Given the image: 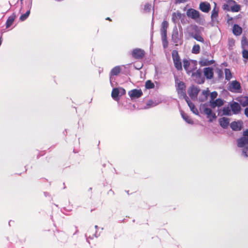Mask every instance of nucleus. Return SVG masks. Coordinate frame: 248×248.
<instances>
[{
	"mask_svg": "<svg viewBox=\"0 0 248 248\" xmlns=\"http://www.w3.org/2000/svg\"><path fill=\"white\" fill-rule=\"evenodd\" d=\"M120 92L118 88H114L113 89L111 92V96L112 97L117 100L118 99V97L119 94Z\"/></svg>",
	"mask_w": 248,
	"mask_h": 248,
	"instance_id": "6ab92c4d",
	"label": "nucleus"
},
{
	"mask_svg": "<svg viewBox=\"0 0 248 248\" xmlns=\"http://www.w3.org/2000/svg\"><path fill=\"white\" fill-rule=\"evenodd\" d=\"M151 7H152L151 4H149V3H146L144 5V10L145 11H149L151 9Z\"/></svg>",
	"mask_w": 248,
	"mask_h": 248,
	"instance_id": "ea45409f",
	"label": "nucleus"
},
{
	"mask_svg": "<svg viewBox=\"0 0 248 248\" xmlns=\"http://www.w3.org/2000/svg\"><path fill=\"white\" fill-rule=\"evenodd\" d=\"M30 14V10H28L26 12V13L22 15L20 17V20L21 21H24L26 20L27 17L29 16Z\"/></svg>",
	"mask_w": 248,
	"mask_h": 248,
	"instance_id": "7c9ffc66",
	"label": "nucleus"
},
{
	"mask_svg": "<svg viewBox=\"0 0 248 248\" xmlns=\"http://www.w3.org/2000/svg\"><path fill=\"white\" fill-rule=\"evenodd\" d=\"M210 106L212 108H215L216 107H221L224 104L223 101L220 98H218L214 101H210Z\"/></svg>",
	"mask_w": 248,
	"mask_h": 248,
	"instance_id": "4468645a",
	"label": "nucleus"
},
{
	"mask_svg": "<svg viewBox=\"0 0 248 248\" xmlns=\"http://www.w3.org/2000/svg\"><path fill=\"white\" fill-rule=\"evenodd\" d=\"M192 36L193 38H194L195 40L199 42H200L202 43L204 42V40L203 38L201 36V35L199 33H197L194 34H192Z\"/></svg>",
	"mask_w": 248,
	"mask_h": 248,
	"instance_id": "aec40b11",
	"label": "nucleus"
},
{
	"mask_svg": "<svg viewBox=\"0 0 248 248\" xmlns=\"http://www.w3.org/2000/svg\"><path fill=\"white\" fill-rule=\"evenodd\" d=\"M199 9L203 12L208 13L211 9V6L208 2H202L200 4Z\"/></svg>",
	"mask_w": 248,
	"mask_h": 248,
	"instance_id": "9b49d317",
	"label": "nucleus"
},
{
	"mask_svg": "<svg viewBox=\"0 0 248 248\" xmlns=\"http://www.w3.org/2000/svg\"><path fill=\"white\" fill-rule=\"evenodd\" d=\"M168 27V22L166 20L163 21L161 24V31L167 30Z\"/></svg>",
	"mask_w": 248,
	"mask_h": 248,
	"instance_id": "2f4dec72",
	"label": "nucleus"
},
{
	"mask_svg": "<svg viewBox=\"0 0 248 248\" xmlns=\"http://www.w3.org/2000/svg\"><path fill=\"white\" fill-rule=\"evenodd\" d=\"M181 115L183 118L185 120L186 122L189 124H193V121L190 119V118L184 112H181Z\"/></svg>",
	"mask_w": 248,
	"mask_h": 248,
	"instance_id": "412c9836",
	"label": "nucleus"
},
{
	"mask_svg": "<svg viewBox=\"0 0 248 248\" xmlns=\"http://www.w3.org/2000/svg\"><path fill=\"white\" fill-rule=\"evenodd\" d=\"M248 150V148H247Z\"/></svg>",
	"mask_w": 248,
	"mask_h": 248,
	"instance_id": "3c124183",
	"label": "nucleus"
},
{
	"mask_svg": "<svg viewBox=\"0 0 248 248\" xmlns=\"http://www.w3.org/2000/svg\"><path fill=\"white\" fill-rule=\"evenodd\" d=\"M183 66L185 70L186 71L187 74H190L194 70L196 69V64L191 63L190 61L187 59H184L183 61Z\"/></svg>",
	"mask_w": 248,
	"mask_h": 248,
	"instance_id": "7ed1b4c3",
	"label": "nucleus"
},
{
	"mask_svg": "<svg viewBox=\"0 0 248 248\" xmlns=\"http://www.w3.org/2000/svg\"><path fill=\"white\" fill-rule=\"evenodd\" d=\"M219 122L220 126L222 127L226 128L228 126L229 124L230 119L226 117H223L219 119Z\"/></svg>",
	"mask_w": 248,
	"mask_h": 248,
	"instance_id": "2eb2a0df",
	"label": "nucleus"
},
{
	"mask_svg": "<svg viewBox=\"0 0 248 248\" xmlns=\"http://www.w3.org/2000/svg\"><path fill=\"white\" fill-rule=\"evenodd\" d=\"M186 16L195 20H197L200 18V12L193 8L188 9L186 11Z\"/></svg>",
	"mask_w": 248,
	"mask_h": 248,
	"instance_id": "20e7f679",
	"label": "nucleus"
},
{
	"mask_svg": "<svg viewBox=\"0 0 248 248\" xmlns=\"http://www.w3.org/2000/svg\"><path fill=\"white\" fill-rule=\"evenodd\" d=\"M232 32L235 35H240L242 33V29L239 25L234 24L233 27Z\"/></svg>",
	"mask_w": 248,
	"mask_h": 248,
	"instance_id": "f3484780",
	"label": "nucleus"
},
{
	"mask_svg": "<svg viewBox=\"0 0 248 248\" xmlns=\"http://www.w3.org/2000/svg\"><path fill=\"white\" fill-rule=\"evenodd\" d=\"M214 62V61L213 60L209 61L207 59H202L200 63L202 66H206L213 64Z\"/></svg>",
	"mask_w": 248,
	"mask_h": 248,
	"instance_id": "5701e85b",
	"label": "nucleus"
},
{
	"mask_svg": "<svg viewBox=\"0 0 248 248\" xmlns=\"http://www.w3.org/2000/svg\"><path fill=\"white\" fill-rule=\"evenodd\" d=\"M223 115H231V110L229 107H224L222 110Z\"/></svg>",
	"mask_w": 248,
	"mask_h": 248,
	"instance_id": "72a5a7b5",
	"label": "nucleus"
},
{
	"mask_svg": "<svg viewBox=\"0 0 248 248\" xmlns=\"http://www.w3.org/2000/svg\"><path fill=\"white\" fill-rule=\"evenodd\" d=\"M144 55V51L140 48L134 49L132 52V56L135 59H141Z\"/></svg>",
	"mask_w": 248,
	"mask_h": 248,
	"instance_id": "39448f33",
	"label": "nucleus"
},
{
	"mask_svg": "<svg viewBox=\"0 0 248 248\" xmlns=\"http://www.w3.org/2000/svg\"><path fill=\"white\" fill-rule=\"evenodd\" d=\"M203 112L207 115V118L209 119V122H212L214 119H216L217 116L216 114L214 113L212 110L208 108L203 109Z\"/></svg>",
	"mask_w": 248,
	"mask_h": 248,
	"instance_id": "6e6552de",
	"label": "nucleus"
},
{
	"mask_svg": "<svg viewBox=\"0 0 248 248\" xmlns=\"http://www.w3.org/2000/svg\"><path fill=\"white\" fill-rule=\"evenodd\" d=\"M231 108L233 114H238L241 109L240 105L236 102H233L231 104Z\"/></svg>",
	"mask_w": 248,
	"mask_h": 248,
	"instance_id": "ddd939ff",
	"label": "nucleus"
},
{
	"mask_svg": "<svg viewBox=\"0 0 248 248\" xmlns=\"http://www.w3.org/2000/svg\"><path fill=\"white\" fill-rule=\"evenodd\" d=\"M243 154H244L245 156H248V155H247V151H246V149H244L243 151Z\"/></svg>",
	"mask_w": 248,
	"mask_h": 248,
	"instance_id": "a18cd8bd",
	"label": "nucleus"
},
{
	"mask_svg": "<svg viewBox=\"0 0 248 248\" xmlns=\"http://www.w3.org/2000/svg\"><path fill=\"white\" fill-rule=\"evenodd\" d=\"M216 4L215 3V6L214 8L213 9L211 14V19L213 21H215L217 20V18L218 17V9L216 8Z\"/></svg>",
	"mask_w": 248,
	"mask_h": 248,
	"instance_id": "a211bd4d",
	"label": "nucleus"
},
{
	"mask_svg": "<svg viewBox=\"0 0 248 248\" xmlns=\"http://www.w3.org/2000/svg\"><path fill=\"white\" fill-rule=\"evenodd\" d=\"M145 88L148 89H153L155 87V84L151 80H147L145 85Z\"/></svg>",
	"mask_w": 248,
	"mask_h": 248,
	"instance_id": "cd10ccee",
	"label": "nucleus"
},
{
	"mask_svg": "<svg viewBox=\"0 0 248 248\" xmlns=\"http://www.w3.org/2000/svg\"><path fill=\"white\" fill-rule=\"evenodd\" d=\"M240 102L243 107L248 106V96H244L242 97Z\"/></svg>",
	"mask_w": 248,
	"mask_h": 248,
	"instance_id": "bb28decb",
	"label": "nucleus"
},
{
	"mask_svg": "<svg viewBox=\"0 0 248 248\" xmlns=\"http://www.w3.org/2000/svg\"><path fill=\"white\" fill-rule=\"evenodd\" d=\"M231 85L232 89H233L235 90H238L241 89V85L240 83L236 80L233 81L232 82Z\"/></svg>",
	"mask_w": 248,
	"mask_h": 248,
	"instance_id": "b1692460",
	"label": "nucleus"
},
{
	"mask_svg": "<svg viewBox=\"0 0 248 248\" xmlns=\"http://www.w3.org/2000/svg\"><path fill=\"white\" fill-rule=\"evenodd\" d=\"M200 91V89L199 87L192 86L189 89L188 94L192 99H194L197 98Z\"/></svg>",
	"mask_w": 248,
	"mask_h": 248,
	"instance_id": "423d86ee",
	"label": "nucleus"
},
{
	"mask_svg": "<svg viewBox=\"0 0 248 248\" xmlns=\"http://www.w3.org/2000/svg\"><path fill=\"white\" fill-rule=\"evenodd\" d=\"M16 18V16L15 13H13L11 16H10L7 19L6 22V28H9L14 23L15 19Z\"/></svg>",
	"mask_w": 248,
	"mask_h": 248,
	"instance_id": "dca6fc26",
	"label": "nucleus"
},
{
	"mask_svg": "<svg viewBox=\"0 0 248 248\" xmlns=\"http://www.w3.org/2000/svg\"><path fill=\"white\" fill-rule=\"evenodd\" d=\"M188 106L190 108L191 110L195 114H198V109L195 108L194 104L191 102L190 103H188Z\"/></svg>",
	"mask_w": 248,
	"mask_h": 248,
	"instance_id": "c85d7f7f",
	"label": "nucleus"
},
{
	"mask_svg": "<svg viewBox=\"0 0 248 248\" xmlns=\"http://www.w3.org/2000/svg\"><path fill=\"white\" fill-rule=\"evenodd\" d=\"M229 44L230 46H234V40L233 39L230 40Z\"/></svg>",
	"mask_w": 248,
	"mask_h": 248,
	"instance_id": "a19ab883",
	"label": "nucleus"
},
{
	"mask_svg": "<svg viewBox=\"0 0 248 248\" xmlns=\"http://www.w3.org/2000/svg\"><path fill=\"white\" fill-rule=\"evenodd\" d=\"M121 69L119 66L114 67L111 71V75L113 76L118 75L121 72Z\"/></svg>",
	"mask_w": 248,
	"mask_h": 248,
	"instance_id": "4be33fe9",
	"label": "nucleus"
},
{
	"mask_svg": "<svg viewBox=\"0 0 248 248\" xmlns=\"http://www.w3.org/2000/svg\"><path fill=\"white\" fill-rule=\"evenodd\" d=\"M237 142L238 147L240 148L248 145V129L243 132V137L238 139Z\"/></svg>",
	"mask_w": 248,
	"mask_h": 248,
	"instance_id": "f03ea898",
	"label": "nucleus"
},
{
	"mask_svg": "<svg viewBox=\"0 0 248 248\" xmlns=\"http://www.w3.org/2000/svg\"><path fill=\"white\" fill-rule=\"evenodd\" d=\"M107 20H109V21H111V19L109 18V17H107L106 18Z\"/></svg>",
	"mask_w": 248,
	"mask_h": 248,
	"instance_id": "49530a36",
	"label": "nucleus"
},
{
	"mask_svg": "<svg viewBox=\"0 0 248 248\" xmlns=\"http://www.w3.org/2000/svg\"><path fill=\"white\" fill-rule=\"evenodd\" d=\"M204 75L207 79H211L214 76L213 69L211 67H206L203 69Z\"/></svg>",
	"mask_w": 248,
	"mask_h": 248,
	"instance_id": "f8f14e48",
	"label": "nucleus"
},
{
	"mask_svg": "<svg viewBox=\"0 0 248 248\" xmlns=\"http://www.w3.org/2000/svg\"><path fill=\"white\" fill-rule=\"evenodd\" d=\"M21 2L23 0H20Z\"/></svg>",
	"mask_w": 248,
	"mask_h": 248,
	"instance_id": "8fccbe9b",
	"label": "nucleus"
},
{
	"mask_svg": "<svg viewBox=\"0 0 248 248\" xmlns=\"http://www.w3.org/2000/svg\"><path fill=\"white\" fill-rule=\"evenodd\" d=\"M177 91L178 94L180 96L181 95H185V93H186V86L183 82L180 81L178 83Z\"/></svg>",
	"mask_w": 248,
	"mask_h": 248,
	"instance_id": "9d476101",
	"label": "nucleus"
},
{
	"mask_svg": "<svg viewBox=\"0 0 248 248\" xmlns=\"http://www.w3.org/2000/svg\"><path fill=\"white\" fill-rule=\"evenodd\" d=\"M242 56L244 58L248 59V48L243 49Z\"/></svg>",
	"mask_w": 248,
	"mask_h": 248,
	"instance_id": "c9c22d12",
	"label": "nucleus"
},
{
	"mask_svg": "<svg viewBox=\"0 0 248 248\" xmlns=\"http://www.w3.org/2000/svg\"><path fill=\"white\" fill-rule=\"evenodd\" d=\"M192 73V76L195 77L196 78H200L202 76V72L200 70H197L196 72H194L193 71Z\"/></svg>",
	"mask_w": 248,
	"mask_h": 248,
	"instance_id": "c756f323",
	"label": "nucleus"
},
{
	"mask_svg": "<svg viewBox=\"0 0 248 248\" xmlns=\"http://www.w3.org/2000/svg\"><path fill=\"white\" fill-rule=\"evenodd\" d=\"M225 78L227 80H230L232 78V73L229 69H225Z\"/></svg>",
	"mask_w": 248,
	"mask_h": 248,
	"instance_id": "393cba45",
	"label": "nucleus"
},
{
	"mask_svg": "<svg viewBox=\"0 0 248 248\" xmlns=\"http://www.w3.org/2000/svg\"><path fill=\"white\" fill-rule=\"evenodd\" d=\"M181 13H180L179 12L174 13L172 14V19L175 22V20L178 18H180L181 17Z\"/></svg>",
	"mask_w": 248,
	"mask_h": 248,
	"instance_id": "473e14b6",
	"label": "nucleus"
},
{
	"mask_svg": "<svg viewBox=\"0 0 248 248\" xmlns=\"http://www.w3.org/2000/svg\"><path fill=\"white\" fill-rule=\"evenodd\" d=\"M167 30H165V31H161L162 34L163 35V37H166V36H167Z\"/></svg>",
	"mask_w": 248,
	"mask_h": 248,
	"instance_id": "79ce46f5",
	"label": "nucleus"
},
{
	"mask_svg": "<svg viewBox=\"0 0 248 248\" xmlns=\"http://www.w3.org/2000/svg\"><path fill=\"white\" fill-rule=\"evenodd\" d=\"M180 96H182L185 99L187 104L191 102L188 96L186 95V93H185V95H181Z\"/></svg>",
	"mask_w": 248,
	"mask_h": 248,
	"instance_id": "4c0bfd02",
	"label": "nucleus"
},
{
	"mask_svg": "<svg viewBox=\"0 0 248 248\" xmlns=\"http://www.w3.org/2000/svg\"><path fill=\"white\" fill-rule=\"evenodd\" d=\"M172 58L175 68L178 71H182L183 69L182 62L178 52L176 50H173L172 52Z\"/></svg>",
	"mask_w": 248,
	"mask_h": 248,
	"instance_id": "f257e3e1",
	"label": "nucleus"
},
{
	"mask_svg": "<svg viewBox=\"0 0 248 248\" xmlns=\"http://www.w3.org/2000/svg\"><path fill=\"white\" fill-rule=\"evenodd\" d=\"M128 94L131 99H134L140 98L142 95L143 93L140 89H133L128 92Z\"/></svg>",
	"mask_w": 248,
	"mask_h": 248,
	"instance_id": "0eeeda50",
	"label": "nucleus"
},
{
	"mask_svg": "<svg viewBox=\"0 0 248 248\" xmlns=\"http://www.w3.org/2000/svg\"><path fill=\"white\" fill-rule=\"evenodd\" d=\"M153 104V101L151 100H150L147 103V106H151Z\"/></svg>",
	"mask_w": 248,
	"mask_h": 248,
	"instance_id": "c03bdc74",
	"label": "nucleus"
},
{
	"mask_svg": "<svg viewBox=\"0 0 248 248\" xmlns=\"http://www.w3.org/2000/svg\"><path fill=\"white\" fill-rule=\"evenodd\" d=\"M245 115L248 117V108H247L245 109L244 111Z\"/></svg>",
	"mask_w": 248,
	"mask_h": 248,
	"instance_id": "37998d69",
	"label": "nucleus"
},
{
	"mask_svg": "<svg viewBox=\"0 0 248 248\" xmlns=\"http://www.w3.org/2000/svg\"><path fill=\"white\" fill-rule=\"evenodd\" d=\"M175 34H176V35H178V32H177V31H176V33H175Z\"/></svg>",
	"mask_w": 248,
	"mask_h": 248,
	"instance_id": "09e8293b",
	"label": "nucleus"
},
{
	"mask_svg": "<svg viewBox=\"0 0 248 248\" xmlns=\"http://www.w3.org/2000/svg\"><path fill=\"white\" fill-rule=\"evenodd\" d=\"M200 52V46L198 44H195L193 46L192 49V53L193 54H197Z\"/></svg>",
	"mask_w": 248,
	"mask_h": 248,
	"instance_id": "a878e982",
	"label": "nucleus"
},
{
	"mask_svg": "<svg viewBox=\"0 0 248 248\" xmlns=\"http://www.w3.org/2000/svg\"><path fill=\"white\" fill-rule=\"evenodd\" d=\"M217 93L216 92H213L210 93V101H214V99L217 97Z\"/></svg>",
	"mask_w": 248,
	"mask_h": 248,
	"instance_id": "e433bc0d",
	"label": "nucleus"
},
{
	"mask_svg": "<svg viewBox=\"0 0 248 248\" xmlns=\"http://www.w3.org/2000/svg\"><path fill=\"white\" fill-rule=\"evenodd\" d=\"M204 82V79H202L201 82H199V83H202Z\"/></svg>",
	"mask_w": 248,
	"mask_h": 248,
	"instance_id": "de8ad7c7",
	"label": "nucleus"
},
{
	"mask_svg": "<svg viewBox=\"0 0 248 248\" xmlns=\"http://www.w3.org/2000/svg\"><path fill=\"white\" fill-rule=\"evenodd\" d=\"M209 91L208 90H203L202 91V94L204 95V99H206L208 95H209Z\"/></svg>",
	"mask_w": 248,
	"mask_h": 248,
	"instance_id": "58836bf2",
	"label": "nucleus"
},
{
	"mask_svg": "<svg viewBox=\"0 0 248 248\" xmlns=\"http://www.w3.org/2000/svg\"><path fill=\"white\" fill-rule=\"evenodd\" d=\"M243 126V122L241 121L232 122L230 124L231 128L234 131H240Z\"/></svg>",
	"mask_w": 248,
	"mask_h": 248,
	"instance_id": "1a4fd4ad",
	"label": "nucleus"
},
{
	"mask_svg": "<svg viewBox=\"0 0 248 248\" xmlns=\"http://www.w3.org/2000/svg\"><path fill=\"white\" fill-rule=\"evenodd\" d=\"M240 10V6L239 5L235 4L231 7V11L233 12H237Z\"/></svg>",
	"mask_w": 248,
	"mask_h": 248,
	"instance_id": "f704fd0d",
	"label": "nucleus"
}]
</instances>
